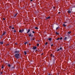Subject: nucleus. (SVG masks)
I'll return each mask as SVG.
<instances>
[{"mask_svg":"<svg viewBox=\"0 0 75 75\" xmlns=\"http://www.w3.org/2000/svg\"><path fill=\"white\" fill-rule=\"evenodd\" d=\"M29 45H31V44L30 43H29Z\"/></svg>","mask_w":75,"mask_h":75,"instance_id":"a18cd8bd","label":"nucleus"},{"mask_svg":"<svg viewBox=\"0 0 75 75\" xmlns=\"http://www.w3.org/2000/svg\"><path fill=\"white\" fill-rule=\"evenodd\" d=\"M24 29H22V30L20 29L19 30V32L20 33H23V31H24Z\"/></svg>","mask_w":75,"mask_h":75,"instance_id":"7ed1b4c3","label":"nucleus"},{"mask_svg":"<svg viewBox=\"0 0 75 75\" xmlns=\"http://www.w3.org/2000/svg\"><path fill=\"white\" fill-rule=\"evenodd\" d=\"M18 14V13H16V14H15V15L14 16V17H16Z\"/></svg>","mask_w":75,"mask_h":75,"instance_id":"9d476101","label":"nucleus"},{"mask_svg":"<svg viewBox=\"0 0 75 75\" xmlns=\"http://www.w3.org/2000/svg\"><path fill=\"white\" fill-rule=\"evenodd\" d=\"M37 46H39V44H37Z\"/></svg>","mask_w":75,"mask_h":75,"instance_id":"f704fd0d","label":"nucleus"},{"mask_svg":"<svg viewBox=\"0 0 75 75\" xmlns=\"http://www.w3.org/2000/svg\"><path fill=\"white\" fill-rule=\"evenodd\" d=\"M15 50V51L14 52V53L15 54L16 53H18L20 52V51L17 50V49H16Z\"/></svg>","mask_w":75,"mask_h":75,"instance_id":"f03ea898","label":"nucleus"},{"mask_svg":"<svg viewBox=\"0 0 75 75\" xmlns=\"http://www.w3.org/2000/svg\"><path fill=\"white\" fill-rule=\"evenodd\" d=\"M16 30H14V33H16Z\"/></svg>","mask_w":75,"mask_h":75,"instance_id":"2f4dec72","label":"nucleus"},{"mask_svg":"<svg viewBox=\"0 0 75 75\" xmlns=\"http://www.w3.org/2000/svg\"><path fill=\"white\" fill-rule=\"evenodd\" d=\"M30 32V29H28V31L27 32V33H29V32Z\"/></svg>","mask_w":75,"mask_h":75,"instance_id":"423d86ee","label":"nucleus"},{"mask_svg":"<svg viewBox=\"0 0 75 75\" xmlns=\"http://www.w3.org/2000/svg\"><path fill=\"white\" fill-rule=\"evenodd\" d=\"M4 43V42H0V45L3 44Z\"/></svg>","mask_w":75,"mask_h":75,"instance_id":"9b49d317","label":"nucleus"},{"mask_svg":"<svg viewBox=\"0 0 75 75\" xmlns=\"http://www.w3.org/2000/svg\"><path fill=\"white\" fill-rule=\"evenodd\" d=\"M48 40H50V41H51V40H52V38H49V39H48Z\"/></svg>","mask_w":75,"mask_h":75,"instance_id":"4468645a","label":"nucleus"},{"mask_svg":"<svg viewBox=\"0 0 75 75\" xmlns=\"http://www.w3.org/2000/svg\"><path fill=\"white\" fill-rule=\"evenodd\" d=\"M35 40V38H32V40Z\"/></svg>","mask_w":75,"mask_h":75,"instance_id":"c85d7f7f","label":"nucleus"},{"mask_svg":"<svg viewBox=\"0 0 75 75\" xmlns=\"http://www.w3.org/2000/svg\"><path fill=\"white\" fill-rule=\"evenodd\" d=\"M71 33V32L70 31L68 32V33H69V34H70Z\"/></svg>","mask_w":75,"mask_h":75,"instance_id":"f3484780","label":"nucleus"},{"mask_svg":"<svg viewBox=\"0 0 75 75\" xmlns=\"http://www.w3.org/2000/svg\"><path fill=\"white\" fill-rule=\"evenodd\" d=\"M59 49L60 50H62V47H60Z\"/></svg>","mask_w":75,"mask_h":75,"instance_id":"aec40b11","label":"nucleus"},{"mask_svg":"<svg viewBox=\"0 0 75 75\" xmlns=\"http://www.w3.org/2000/svg\"><path fill=\"white\" fill-rule=\"evenodd\" d=\"M27 43H28L27 42H25V43H24V44H25V45H26V44H27Z\"/></svg>","mask_w":75,"mask_h":75,"instance_id":"4be33fe9","label":"nucleus"},{"mask_svg":"<svg viewBox=\"0 0 75 75\" xmlns=\"http://www.w3.org/2000/svg\"><path fill=\"white\" fill-rule=\"evenodd\" d=\"M67 37H65V38H64V40H66V39H67Z\"/></svg>","mask_w":75,"mask_h":75,"instance_id":"ddd939ff","label":"nucleus"},{"mask_svg":"<svg viewBox=\"0 0 75 75\" xmlns=\"http://www.w3.org/2000/svg\"><path fill=\"white\" fill-rule=\"evenodd\" d=\"M56 34L57 35H59V33H57V32H56Z\"/></svg>","mask_w":75,"mask_h":75,"instance_id":"a211bd4d","label":"nucleus"},{"mask_svg":"<svg viewBox=\"0 0 75 75\" xmlns=\"http://www.w3.org/2000/svg\"><path fill=\"white\" fill-rule=\"evenodd\" d=\"M14 29V27H13L12 28V29Z\"/></svg>","mask_w":75,"mask_h":75,"instance_id":"72a5a7b5","label":"nucleus"},{"mask_svg":"<svg viewBox=\"0 0 75 75\" xmlns=\"http://www.w3.org/2000/svg\"><path fill=\"white\" fill-rule=\"evenodd\" d=\"M59 26H58V27H57L56 29V30H57L58 28H59Z\"/></svg>","mask_w":75,"mask_h":75,"instance_id":"6ab92c4d","label":"nucleus"},{"mask_svg":"<svg viewBox=\"0 0 75 75\" xmlns=\"http://www.w3.org/2000/svg\"><path fill=\"white\" fill-rule=\"evenodd\" d=\"M53 45H51V47H52V46H53Z\"/></svg>","mask_w":75,"mask_h":75,"instance_id":"58836bf2","label":"nucleus"},{"mask_svg":"<svg viewBox=\"0 0 75 75\" xmlns=\"http://www.w3.org/2000/svg\"><path fill=\"white\" fill-rule=\"evenodd\" d=\"M15 57L17 59H19V58L20 57V54H19V53H16V54H15Z\"/></svg>","mask_w":75,"mask_h":75,"instance_id":"f257e3e1","label":"nucleus"},{"mask_svg":"<svg viewBox=\"0 0 75 75\" xmlns=\"http://www.w3.org/2000/svg\"><path fill=\"white\" fill-rule=\"evenodd\" d=\"M71 11H72V9H71Z\"/></svg>","mask_w":75,"mask_h":75,"instance_id":"de8ad7c7","label":"nucleus"},{"mask_svg":"<svg viewBox=\"0 0 75 75\" xmlns=\"http://www.w3.org/2000/svg\"><path fill=\"white\" fill-rule=\"evenodd\" d=\"M12 68H13V69H14V67H12Z\"/></svg>","mask_w":75,"mask_h":75,"instance_id":"4c0bfd02","label":"nucleus"},{"mask_svg":"<svg viewBox=\"0 0 75 75\" xmlns=\"http://www.w3.org/2000/svg\"><path fill=\"white\" fill-rule=\"evenodd\" d=\"M36 49H37V47L35 46H34V47H33V50H35Z\"/></svg>","mask_w":75,"mask_h":75,"instance_id":"39448f33","label":"nucleus"},{"mask_svg":"<svg viewBox=\"0 0 75 75\" xmlns=\"http://www.w3.org/2000/svg\"><path fill=\"white\" fill-rule=\"evenodd\" d=\"M63 25L65 27L67 26V25H66L65 24H63Z\"/></svg>","mask_w":75,"mask_h":75,"instance_id":"dca6fc26","label":"nucleus"},{"mask_svg":"<svg viewBox=\"0 0 75 75\" xmlns=\"http://www.w3.org/2000/svg\"><path fill=\"white\" fill-rule=\"evenodd\" d=\"M3 68H4V66H2V67H1V68L3 69Z\"/></svg>","mask_w":75,"mask_h":75,"instance_id":"473e14b6","label":"nucleus"},{"mask_svg":"<svg viewBox=\"0 0 75 75\" xmlns=\"http://www.w3.org/2000/svg\"><path fill=\"white\" fill-rule=\"evenodd\" d=\"M3 20H5V19L4 18H3Z\"/></svg>","mask_w":75,"mask_h":75,"instance_id":"e433bc0d","label":"nucleus"},{"mask_svg":"<svg viewBox=\"0 0 75 75\" xmlns=\"http://www.w3.org/2000/svg\"><path fill=\"white\" fill-rule=\"evenodd\" d=\"M12 26H10V27H9V28H12Z\"/></svg>","mask_w":75,"mask_h":75,"instance_id":"7c9ffc66","label":"nucleus"},{"mask_svg":"<svg viewBox=\"0 0 75 75\" xmlns=\"http://www.w3.org/2000/svg\"><path fill=\"white\" fill-rule=\"evenodd\" d=\"M35 29H38V28H37V27H35Z\"/></svg>","mask_w":75,"mask_h":75,"instance_id":"412c9836","label":"nucleus"},{"mask_svg":"<svg viewBox=\"0 0 75 75\" xmlns=\"http://www.w3.org/2000/svg\"><path fill=\"white\" fill-rule=\"evenodd\" d=\"M67 23V22H65V23Z\"/></svg>","mask_w":75,"mask_h":75,"instance_id":"09e8293b","label":"nucleus"},{"mask_svg":"<svg viewBox=\"0 0 75 75\" xmlns=\"http://www.w3.org/2000/svg\"><path fill=\"white\" fill-rule=\"evenodd\" d=\"M67 13H71V11L70 10H69L67 11Z\"/></svg>","mask_w":75,"mask_h":75,"instance_id":"1a4fd4ad","label":"nucleus"},{"mask_svg":"<svg viewBox=\"0 0 75 75\" xmlns=\"http://www.w3.org/2000/svg\"><path fill=\"white\" fill-rule=\"evenodd\" d=\"M6 33V31L4 32L3 33L2 35H4Z\"/></svg>","mask_w":75,"mask_h":75,"instance_id":"0eeeda50","label":"nucleus"},{"mask_svg":"<svg viewBox=\"0 0 75 75\" xmlns=\"http://www.w3.org/2000/svg\"><path fill=\"white\" fill-rule=\"evenodd\" d=\"M60 50V49H58L57 50V51H59Z\"/></svg>","mask_w":75,"mask_h":75,"instance_id":"bb28decb","label":"nucleus"},{"mask_svg":"<svg viewBox=\"0 0 75 75\" xmlns=\"http://www.w3.org/2000/svg\"><path fill=\"white\" fill-rule=\"evenodd\" d=\"M38 42H40V40H38Z\"/></svg>","mask_w":75,"mask_h":75,"instance_id":"c03bdc74","label":"nucleus"},{"mask_svg":"<svg viewBox=\"0 0 75 75\" xmlns=\"http://www.w3.org/2000/svg\"><path fill=\"white\" fill-rule=\"evenodd\" d=\"M3 74V72H1V74Z\"/></svg>","mask_w":75,"mask_h":75,"instance_id":"ea45409f","label":"nucleus"},{"mask_svg":"<svg viewBox=\"0 0 75 75\" xmlns=\"http://www.w3.org/2000/svg\"><path fill=\"white\" fill-rule=\"evenodd\" d=\"M28 35H29V37H33V35L31 34H28Z\"/></svg>","mask_w":75,"mask_h":75,"instance_id":"20e7f679","label":"nucleus"},{"mask_svg":"<svg viewBox=\"0 0 75 75\" xmlns=\"http://www.w3.org/2000/svg\"><path fill=\"white\" fill-rule=\"evenodd\" d=\"M59 39H60L59 38H58L57 39V40H59Z\"/></svg>","mask_w":75,"mask_h":75,"instance_id":"a878e982","label":"nucleus"},{"mask_svg":"<svg viewBox=\"0 0 75 75\" xmlns=\"http://www.w3.org/2000/svg\"><path fill=\"white\" fill-rule=\"evenodd\" d=\"M33 40V39H32V38H31L30 39V40Z\"/></svg>","mask_w":75,"mask_h":75,"instance_id":"a19ab883","label":"nucleus"},{"mask_svg":"<svg viewBox=\"0 0 75 75\" xmlns=\"http://www.w3.org/2000/svg\"><path fill=\"white\" fill-rule=\"evenodd\" d=\"M8 67H11V65L10 64H8Z\"/></svg>","mask_w":75,"mask_h":75,"instance_id":"b1692460","label":"nucleus"},{"mask_svg":"<svg viewBox=\"0 0 75 75\" xmlns=\"http://www.w3.org/2000/svg\"><path fill=\"white\" fill-rule=\"evenodd\" d=\"M51 57H54V56L53 55H52V54H51Z\"/></svg>","mask_w":75,"mask_h":75,"instance_id":"f8f14e48","label":"nucleus"},{"mask_svg":"<svg viewBox=\"0 0 75 75\" xmlns=\"http://www.w3.org/2000/svg\"><path fill=\"white\" fill-rule=\"evenodd\" d=\"M9 45V44H7L6 45V46H8Z\"/></svg>","mask_w":75,"mask_h":75,"instance_id":"c756f323","label":"nucleus"},{"mask_svg":"<svg viewBox=\"0 0 75 75\" xmlns=\"http://www.w3.org/2000/svg\"><path fill=\"white\" fill-rule=\"evenodd\" d=\"M47 44V42H46V43L45 44V45H46Z\"/></svg>","mask_w":75,"mask_h":75,"instance_id":"cd10ccee","label":"nucleus"},{"mask_svg":"<svg viewBox=\"0 0 75 75\" xmlns=\"http://www.w3.org/2000/svg\"><path fill=\"white\" fill-rule=\"evenodd\" d=\"M60 13H61V12H58V14H60Z\"/></svg>","mask_w":75,"mask_h":75,"instance_id":"c9c22d12","label":"nucleus"},{"mask_svg":"<svg viewBox=\"0 0 75 75\" xmlns=\"http://www.w3.org/2000/svg\"><path fill=\"white\" fill-rule=\"evenodd\" d=\"M50 18V16H49L47 17H46L45 20H46L47 19H49Z\"/></svg>","mask_w":75,"mask_h":75,"instance_id":"6e6552de","label":"nucleus"},{"mask_svg":"<svg viewBox=\"0 0 75 75\" xmlns=\"http://www.w3.org/2000/svg\"><path fill=\"white\" fill-rule=\"evenodd\" d=\"M24 54H25V55L27 54V52H25V51L24 52Z\"/></svg>","mask_w":75,"mask_h":75,"instance_id":"2eb2a0df","label":"nucleus"},{"mask_svg":"<svg viewBox=\"0 0 75 75\" xmlns=\"http://www.w3.org/2000/svg\"><path fill=\"white\" fill-rule=\"evenodd\" d=\"M32 33H34V34L35 33V32H34V31H32Z\"/></svg>","mask_w":75,"mask_h":75,"instance_id":"393cba45","label":"nucleus"},{"mask_svg":"<svg viewBox=\"0 0 75 75\" xmlns=\"http://www.w3.org/2000/svg\"><path fill=\"white\" fill-rule=\"evenodd\" d=\"M48 75H51V74H48Z\"/></svg>","mask_w":75,"mask_h":75,"instance_id":"37998d69","label":"nucleus"},{"mask_svg":"<svg viewBox=\"0 0 75 75\" xmlns=\"http://www.w3.org/2000/svg\"><path fill=\"white\" fill-rule=\"evenodd\" d=\"M55 7H53V8H54Z\"/></svg>","mask_w":75,"mask_h":75,"instance_id":"49530a36","label":"nucleus"},{"mask_svg":"<svg viewBox=\"0 0 75 75\" xmlns=\"http://www.w3.org/2000/svg\"><path fill=\"white\" fill-rule=\"evenodd\" d=\"M59 39H60V40H62V37H61L60 38H59Z\"/></svg>","mask_w":75,"mask_h":75,"instance_id":"5701e85b","label":"nucleus"},{"mask_svg":"<svg viewBox=\"0 0 75 75\" xmlns=\"http://www.w3.org/2000/svg\"><path fill=\"white\" fill-rule=\"evenodd\" d=\"M33 1V0H30L31 1Z\"/></svg>","mask_w":75,"mask_h":75,"instance_id":"79ce46f5","label":"nucleus"}]
</instances>
